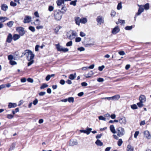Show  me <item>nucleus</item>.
<instances>
[{
	"instance_id": "f257e3e1",
	"label": "nucleus",
	"mask_w": 151,
	"mask_h": 151,
	"mask_svg": "<svg viewBox=\"0 0 151 151\" xmlns=\"http://www.w3.org/2000/svg\"><path fill=\"white\" fill-rule=\"evenodd\" d=\"M24 55L26 57L27 60L29 61L28 63V66L31 65L34 62L33 59L34 57V55L33 52L29 50H26L24 51L23 53Z\"/></svg>"
},
{
	"instance_id": "f03ea898",
	"label": "nucleus",
	"mask_w": 151,
	"mask_h": 151,
	"mask_svg": "<svg viewBox=\"0 0 151 151\" xmlns=\"http://www.w3.org/2000/svg\"><path fill=\"white\" fill-rule=\"evenodd\" d=\"M116 133L118 136L121 137L125 134L124 129L121 127H119L116 129Z\"/></svg>"
},
{
	"instance_id": "7ed1b4c3",
	"label": "nucleus",
	"mask_w": 151,
	"mask_h": 151,
	"mask_svg": "<svg viewBox=\"0 0 151 151\" xmlns=\"http://www.w3.org/2000/svg\"><path fill=\"white\" fill-rule=\"evenodd\" d=\"M55 46L57 50L59 51L65 52L68 51L69 50L68 48H63L60 46L59 44H56Z\"/></svg>"
},
{
	"instance_id": "20e7f679",
	"label": "nucleus",
	"mask_w": 151,
	"mask_h": 151,
	"mask_svg": "<svg viewBox=\"0 0 151 151\" xmlns=\"http://www.w3.org/2000/svg\"><path fill=\"white\" fill-rule=\"evenodd\" d=\"M62 16V14L60 11L55 12L54 13V17L56 20H59L61 19Z\"/></svg>"
},
{
	"instance_id": "39448f33",
	"label": "nucleus",
	"mask_w": 151,
	"mask_h": 151,
	"mask_svg": "<svg viewBox=\"0 0 151 151\" xmlns=\"http://www.w3.org/2000/svg\"><path fill=\"white\" fill-rule=\"evenodd\" d=\"M16 30L21 36H23L25 33V31L24 30V28L22 27H19L16 28Z\"/></svg>"
},
{
	"instance_id": "423d86ee",
	"label": "nucleus",
	"mask_w": 151,
	"mask_h": 151,
	"mask_svg": "<svg viewBox=\"0 0 151 151\" xmlns=\"http://www.w3.org/2000/svg\"><path fill=\"white\" fill-rule=\"evenodd\" d=\"M119 122L122 125H125L127 123V120L124 117L120 118L119 119Z\"/></svg>"
},
{
	"instance_id": "0eeeda50",
	"label": "nucleus",
	"mask_w": 151,
	"mask_h": 151,
	"mask_svg": "<svg viewBox=\"0 0 151 151\" xmlns=\"http://www.w3.org/2000/svg\"><path fill=\"white\" fill-rule=\"evenodd\" d=\"M98 23V24H101L102 23H103L104 22V19L101 16H99L96 19Z\"/></svg>"
},
{
	"instance_id": "6e6552de",
	"label": "nucleus",
	"mask_w": 151,
	"mask_h": 151,
	"mask_svg": "<svg viewBox=\"0 0 151 151\" xmlns=\"http://www.w3.org/2000/svg\"><path fill=\"white\" fill-rule=\"evenodd\" d=\"M120 31V29L118 26L116 27L113 28L111 31L112 34L115 35L118 33Z\"/></svg>"
},
{
	"instance_id": "1a4fd4ad",
	"label": "nucleus",
	"mask_w": 151,
	"mask_h": 151,
	"mask_svg": "<svg viewBox=\"0 0 151 151\" xmlns=\"http://www.w3.org/2000/svg\"><path fill=\"white\" fill-rule=\"evenodd\" d=\"M77 35V33L73 31H72V34L68 38L70 40H73L74 39Z\"/></svg>"
},
{
	"instance_id": "9d476101",
	"label": "nucleus",
	"mask_w": 151,
	"mask_h": 151,
	"mask_svg": "<svg viewBox=\"0 0 151 151\" xmlns=\"http://www.w3.org/2000/svg\"><path fill=\"white\" fill-rule=\"evenodd\" d=\"M31 17L26 16L24 19L23 22L24 23H29L31 21Z\"/></svg>"
},
{
	"instance_id": "9b49d317",
	"label": "nucleus",
	"mask_w": 151,
	"mask_h": 151,
	"mask_svg": "<svg viewBox=\"0 0 151 151\" xmlns=\"http://www.w3.org/2000/svg\"><path fill=\"white\" fill-rule=\"evenodd\" d=\"M144 11V9L143 8V6L141 7H140V8H139L138 12L136 13L135 17L134 18H135L137 16L140 15L141 13Z\"/></svg>"
},
{
	"instance_id": "f8f14e48",
	"label": "nucleus",
	"mask_w": 151,
	"mask_h": 151,
	"mask_svg": "<svg viewBox=\"0 0 151 151\" xmlns=\"http://www.w3.org/2000/svg\"><path fill=\"white\" fill-rule=\"evenodd\" d=\"M91 130L92 129L90 128H87L86 129V130H81L80 131L81 132L86 133L87 135H88L89 134Z\"/></svg>"
},
{
	"instance_id": "ddd939ff",
	"label": "nucleus",
	"mask_w": 151,
	"mask_h": 151,
	"mask_svg": "<svg viewBox=\"0 0 151 151\" xmlns=\"http://www.w3.org/2000/svg\"><path fill=\"white\" fill-rule=\"evenodd\" d=\"M78 144L77 141L76 139H71L70 140L69 145L71 146H73Z\"/></svg>"
},
{
	"instance_id": "4468645a",
	"label": "nucleus",
	"mask_w": 151,
	"mask_h": 151,
	"mask_svg": "<svg viewBox=\"0 0 151 151\" xmlns=\"http://www.w3.org/2000/svg\"><path fill=\"white\" fill-rule=\"evenodd\" d=\"M144 136L147 139H150L151 138L150 134L148 131H145L144 132Z\"/></svg>"
},
{
	"instance_id": "2eb2a0df",
	"label": "nucleus",
	"mask_w": 151,
	"mask_h": 151,
	"mask_svg": "<svg viewBox=\"0 0 151 151\" xmlns=\"http://www.w3.org/2000/svg\"><path fill=\"white\" fill-rule=\"evenodd\" d=\"M139 100L140 101L144 103L146 101L145 96L143 95H140L139 97Z\"/></svg>"
},
{
	"instance_id": "dca6fc26",
	"label": "nucleus",
	"mask_w": 151,
	"mask_h": 151,
	"mask_svg": "<svg viewBox=\"0 0 151 151\" xmlns=\"http://www.w3.org/2000/svg\"><path fill=\"white\" fill-rule=\"evenodd\" d=\"M12 39V35L11 33H9L7 38L6 41L8 43H10Z\"/></svg>"
},
{
	"instance_id": "f3484780",
	"label": "nucleus",
	"mask_w": 151,
	"mask_h": 151,
	"mask_svg": "<svg viewBox=\"0 0 151 151\" xmlns=\"http://www.w3.org/2000/svg\"><path fill=\"white\" fill-rule=\"evenodd\" d=\"M17 106V104L16 103H9L8 105V108L10 109L12 108H15Z\"/></svg>"
},
{
	"instance_id": "a211bd4d",
	"label": "nucleus",
	"mask_w": 151,
	"mask_h": 151,
	"mask_svg": "<svg viewBox=\"0 0 151 151\" xmlns=\"http://www.w3.org/2000/svg\"><path fill=\"white\" fill-rule=\"evenodd\" d=\"M1 10L4 11H6L8 9V6L5 4H1Z\"/></svg>"
},
{
	"instance_id": "6ab92c4d",
	"label": "nucleus",
	"mask_w": 151,
	"mask_h": 151,
	"mask_svg": "<svg viewBox=\"0 0 151 151\" xmlns=\"http://www.w3.org/2000/svg\"><path fill=\"white\" fill-rule=\"evenodd\" d=\"M8 19V18L6 17H0V23L4 22L6 21Z\"/></svg>"
},
{
	"instance_id": "aec40b11",
	"label": "nucleus",
	"mask_w": 151,
	"mask_h": 151,
	"mask_svg": "<svg viewBox=\"0 0 151 151\" xmlns=\"http://www.w3.org/2000/svg\"><path fill=\"white\" fill-rule=\"evenodd\" d=\"M20 36L19 35L14 34L13 36V39L14 41H16L20 38Z\"/></svg>"
},
{
	"instance_id": "412c9836",
	"label": "nucleus",
	"mask_w": 151,
	"mask_h": 151,
	"mask_svg": "<svg viewBox=\"0 0 151 151\" xmlns=\"http://www.w3.org/2000/svg\"><path fill=\"white\" fill-rule=\"evenodd\" d=\"M110 129L111 131L113 134L116 133V130L114 126L113 125H111L110 127Z\"/></svg>"
},
{
	"instance_id": "4be33fe9",
	"label": "nucleus",
	"mask_w": 151,
	"mask_h": 151,
	"mask_svg": "<svg viewBox=\"0 0 151 151\" xmlns=\"http://www.w3.org/2000/svg\"><path fill=\"white\" fill-rule=\"evenodd\" d=\"M111 100L116 101L118 100L120 98V96L119 95H116L111 97Z\"/></svg>"
},
{
	"instance_id": "5701e85b",
	"label": "nucleus",
	"mask_w": 151,
	"mask_h": 151,
	"mask_svg": "<svg viewBox=\"0 0 151 151\" xmlns=\"http://www.w3.org/2000/svg\"><path fill=\"white\" fill-rule=\"evenodd\" d=\"M76 77V73H75L74 74H70L69 76V78L70 79L73 80H74Z\"/></svg>"
},
{
	"instance_id": "b1692460",
	"label": "nucleus",
	"mask_w": 151,
	"mask_h": 151,
	"mask_svg": "<svg viewBox=\"0 0 151 151\" xmlns=\"http://www.w3.org/2000/svg\"><path fill=\"white\" fill-rule=\"evenodd\" d=\"M65 0H58L57 3L58 6H61L62 4H64Z\"/></svg>"
},
{
	"instance_id": "393cba45",
	"label": "nucleus",
	"mask_w": 151,
	"mask_h": 151,
	"mask_svg": "<svg viewBox=\"0 0 151 151\" xmlns=\"http://www.w3.org/2000/svg\"><path fill=\"white\" fill-rule=\"evenodd\" d=\"M75 21L76 24L78 25H80V23H81V19L79 17H77L75 19Z\"/></svg>"
},
{
	"instance_id": "a878e982",
	"label": "nucleus",
	"mask_w": 151,
	"mask_h": 151,
	"mask_svg": "<svg viewBox=\"0 0 151 151\" xmlns=\"http://www.w3.org/2000/svg\"><path fill=\"white\" fill-rule=\"evenodd\" d=\"M16 143H12L10 146V147L9 150V151H11L13 150L14 149Z\"/></svg>"
},
{
	"instance_id": "bb28decb",
	"label": "nucleus",
	"mask_w": 151,
	"mask_h": 151,
	"mask_svg": "<svg viewBox=\"0 0 151 151\" xmlns=\"http://www.w3.org/2000/svg\"><path fill=\"white\" fill-rule=\"evenodd\" d=\"M134 148L131 145H128L127 147V151H133Z\"/></svg>"
},
{
	"instance_id": "cd10ccee",
	"label": "nucleus",
	"mask_w": 151,
	"mask_h": 151,
	"mask_svg": "<svg viewBox=\"0 0 151 151\" xmlns=\"http://www.w3.org/2000/svg\"><path fill=\"white\" fill-rule=\"evenodd\" d=\"M87 22V19L86 18H83L81 19V23L85 24Z\"/></svg>"
},
{
	"instance_id": "c85d7f7f",
	"label": "nucleus",
	"mask_w": 151,
	"mask_h": 151,
	"mask_svg": "<svg viewBox=\"0 0 151 151\" xmlns=\"http://www.w3.org/2000/svg\"><path fill=\"white\" fill-rule=\"evenodd\" d=\"M95 143L97 145L99 146H102L103 145L102 142H101V141L99 139H97L96 140L95 142Z\"/></svg>"
},
{
	"instance_id": "c756f323",
	"label": "nucleus",
	"mask_w": 151,
	"mask_h": 151,
	"mask_svg": "<svg viewBox=\"0 0 151 151\" xmlns=\"http://www.w3.org/2000/svg\"><path fill=\"white\" fill-rule=\"evenodd\" d=\"M14 23V22L11 21L8 22L6 24L8 27H11L12 26Z\"/></svg>"
},
{
	"instance_id": "7c9ffc66",
	"label": "nucleus",
	"mask_w": 151,
	"mask_h": 151,
	"mask_svg": "<svg viewBox=\"0 0 151 151\" xmlns=\"http://www.w3.org/2000/svg\"><path fill=\"white\" fill-rule=\"evenodd\" d=\"M67 10V8L65 6H62L61 9V11H60L62 13H65Z\"/></svg>"
},
{
	"instance_id": "2f4dec72",
	"label": "nucleus",
	"mask_w": 151,
	"mask_h": 151,
	"mask_svg": "<svg viewBox=\"0 0 151 151\" xmlns=\"http://www.w3.org/2000/svg\"><path fill=\"white\" fill-rule=\"evenodd\" d=\"M143 8L146 10H147L149 8V4L148 3H147L144 5L143 6Z\"/></svg>"
},
{
	"instance_id": "473e14b6",
	"label": "nucleus",
	"mask_w": 151,
	"mask_h": 151,
	"mask_svg": "<svg viewBox=\"0 0 151 151\" xmlns=\"http://www.w3.org/2000/svg\"><path fill=\"white\" fill-rule=\"evenodd\" d=\"M123 141L121 139H119L117 142V144L119 146H120L122 144Z\"/></svg>"
},
{
	"instance_id": "72a5a7b5",
	"label": "nucleus",
	"mask_w": 151,
	"mask_h": 151,
	"mask_svg": "<svg viewBox=\"0 0 151 151\" xmlns=\"http://www.w3.org/2000/svg\"><path fill=\"white\" fill-rule=\"evenodd\" d=\"M48 85L45 83H43L42 86L40 87V88L41 89H43L45 88H47L48 87Z\"/></svg>"
},
{
	"instance_id": "f704fd0d",
	"label": "nucleus",
	"mask_w": 151,
	"mask_h": 151,
	"mask_svg": "<svg viewBox=\"0 0 151 151\" xmlns=\"http://www.w3.org/2000/svg\"><path fill=\"white\" fill-rule=\"evenodd\" d=\"M77 2V0L72 1L70 2V4L71 5H73L74 6H76V4Z\"/></svg>"
},
{
	"instance_id": "c9c22d12",
	"label": "nucleus",
	"mask_w": 151,
	"mask_h": 151,
	"mask_svg": "<svg viewBox=\"0 0 151 151\" xmlns=\"http://www.w3.org/2000/svg\"><path fill=\"white\" fill-rule=\"evenodd\" d=\"M68 101L69 102L73 103L74 101V99L73 97H69L68 99Z\"/></svg>"
},
{
	"instance_id": "e433bc0d",
	"label": "nucleus",
	"mask_w": 151,
	"mask_h": 151,
	"mask_svg": "<svg viewBox=\"0 0 151 151\" xmlns=\"http://www.w3.org/2000/svg\"><path fill=\"white\" fill-rule=\"evenodd\" d=\"M137 104L139 108L142 107L144 105L143 103L140 101L139 102L137 103Z\"/></svg>"
},
{
	"instance_id": "4c0bfd02",
	"label": "nucleus",
	"mask_w": 151,
	"mask_h": 151,
	"mask_svg": "<svg viewBox=\"0 0 151 151\" xmlns=\"http://www.w3.org/2000/svg\"><path fill=\"white\" fill-rule=\"evenodd\" d=\"M14 116L13 115L8 114L7 115L6 117L8 119H12L13 118Z\"/></svg>"
},
{
	"instance_id": "58836bf2",
	"label": "nucleus",
	"mask_w": 151,
	"mask_h": 151,
	"mask_svg": "<svg viewBox=\"0 0 151 151\" xmlns=\"http://www.w3.org/2000/svg\"><path fill=\"white\" fill-rule=\"evenodd\" d=\"M133 28V26H127L125 28V29L126 30H131Z\"/></svg>"
},
{
	"instance_id": "ea45409f",
	"label": "nucleus",
	"mask_w": 151,
	"mask_h": 151,
	"mask_svg": "<svg viewBox=\"0 0 151 151\" xmlns=\"http://www.w3.org/2000/svg\"><path fill=\"white\" fill-rule=\"evenodd\" d=\"M35 25H39L40 23V21L39 19H37L35 22H34Z\"/></svg>"
},
{
	"instance_id": "a19ab883",
	"label": "nucleus",
	"mask_w": 151,
	"mask_h": 151,
	"mask_svg": "<svg viewBox=\"0 0 151 151\" xmlns=\"http://www.w3.org/2000/svg\"><path fill=\"white\" fill-rule=\"evenodd\" d=\"M99 120H102L104 121H106V118H105L104 117L102 116H99Z\"/></svg>"
},
{
	"instance_id": "79ce46f5",
	"label": "nucleus",
	"mask_w": 151,
	"mask_h": 151,
	"mask_svg": "<svg viewBox=\"0 0 151 151\" xmlns=\"http://www.w3.org/2000/svg\"><path fill=\"white\" fill-rule=\"evenodd\" d=\"M19 111V109L18 108H17L15 109V111L13 110L12 112L13 115L14 114L16 113L17 112Z\"/></svg>"
},
{
	"instance_id": "37998d69",
	"label": "nucleus",
	"mask_w": 151,
	"mask_h": 151,
	"mask_svg": "<svg viewBox=\"0 0 151 151\" xmlns=\"http://www.w3.org/2000/svg\"><path fill=\"white\" fill-rule=\"evenodd\" d=\"M131 108L133 109H137V106L136 104H133L131 106Z\"/></svg>"
},
{
	"instance_id": "c03bdc74",
	"label": "nucleus",
	"mask_w": 151,
	"mask_h": 151,
	"mask_svg": "<svg viewBox=\"0 0 151 151\" xmlns=\"http://www.w3.org/2000/svg\"><path fill=\"white\" fill-rule=\"evenodd\" d=\"M72 45V41H70L68 42L66 44V45L67 47L71 46Z\"/></svg>"
},
{
	"instance_id": "a18cd8bd",
	"label": "nucleus",
	"mask_w": 151,
	"mask_h": 151,
	"mask_svg": "<svg viewBox=\"0 0 151 151\" xmlns=\"http://www.w3.org/2000/svg\"><path fill=\"white\" fill-rule=\"evenodd\" d=\"M10 5L11 6L14 7L16 6L17 4L16 3L13 1H11L10 3Z\"/></svg>"
},
{
	"instance_id": "49530a36",
	"label": "nucleus",
	"mask_w": 151,
	"mask_h": 151,
	"mask_svg": "<svg viewBox=\"0 0 151 151\" xmlns=\"http://www.w3.org/2000/svg\"><path fill=\"white\" fill-rule=\"evenodd\" d=\"M29 29L32 32H34L35 31V29L34 27L32 26H30L29 27Z\"/></svg>"
},
{
	"instance_id": "de8ad7c7",
	"label": "nucleus",
	"mask_w": 151,
	"mask_h": 151,
	"mask_svg": "<svg viewBox=\"0 0 151 151\" xmlns=\"http://www.w3.org/2000/svg\"><path fill=\"white\" fill-rule=\"evenodd\" d=\"M122 8V4L121 3H119L117 6V9L118 10Z\"/></svg>"
},
{
	"instance_id": "09e8293b",
	"label": "nucleus",
	"mask_w": 151,
	"mask_h": 151,
	"mask_svg": "<svg viewBox=\"0 0 151 151\" xmlns=\"http://www.w3.org/2000/svg\"><path fill=\"white\" fill-rule=\"evenodd\" d=\"M10 64L12 65H14L17 64V63L13 60H11L9 62Z\"/></svg>"
},
{
	"instance_id": "8fccbe9b",
	"label": "nucleus",
	"mask_w": 151,
	"mask_h": 151,
	"mask_svg": "<svg viewBox=\"0 0 151 151\" xmlns=\"http://www.w3.org/2000/svg\"><path fill=\"white\" fill-rule=\"evenodd\" d=\"M8 59L10 61H11L13 59V57L12 55H9L8 56Z\"/></svg>"
},
{
	"instance_id": "3c124183",
	"label": "nucleus",
	"mask_w": 151,
	"mask_h": 151,
	"mask_svg": "<svg viewBox=\"0 0 151 151\" xmlns=\"http://www.w3.org/2000/svg\"><path fill=\"white\" fill-rule=\"evenodd\" d=\"M118 22L121 25H122L123 24L125 23V21L124 20L119 19L118 20Z\"/></svg>"
},
{
	"instance_id": "603ef678",
	"label": "nucleus",
	"mask_w": 151,
	"mask_h": 151,
	"mask_svg": "<svg viewBox=\"0 0 151 151\" xmlns=\"http://www.w3.org/2000/svg\"><path fill=\"white\" fill-rule=\"evenodd\" d=\"M104 66L103 65L101 66H99L98 67V69L99 71H101L103 70V69L104 68Z\"/></svg>"
},
{
	"instance_id": "864d4df0",
	"label": "nucleus",
	"mask_w": 151,
	"mask_h": 151,
	"mask_svg": "<svg viewBox=\"0 0 151 151\" xmlns=\"http://www.w3.org/2000/svg\"><path fill=\"white\" fill-rule=\"evenodd\" d=\"M116 14V12L114 10H112L111 11V15L113 17H114Z\"/></svg>"
},
{
	"instance_id": "5fc2aeb1",
	"label": "nucleus",
	"mask_w": 151,
	"mask_h": 151,
	"mask_svg": "<svg viewBox=\"0 0 151 151\" xmlns=\"http://www.w3.org/2000/svg\"><path fill=\"white\" fill-rule=\"evenodd\" d=\"M38 103V100L37 99H36L33 101L32 104L34 105H36Z\"/></svg>"
},
{
	"instance_id": "6e6d98bb",
	"label": "nucleus",
	"mask_w": 151,
	"mask_h": 151,
	"mask_svg": "<svg viewBox=\"0 0 151 151\" xmlns=\"http://www.w3.org/2000/svg\"><path fill=\"white\" fill-rule=\"evenodd\" d=\"M45 94H46L45 92L42 91V92H41L40 93H39V95L40 96H43L44 95H45Z\"/></svg>"
},
{
	"instance_id": "4d7b16f0",
	"label": "nucleus",
	"mask_w": 151,
	"mask_h": 151,
	"mask_svg": "<svg viewBox=\"0 0 151 151\" xmlns=\"http://www.w3.org/2000/svg\"><path fill=\"white\" fill-rule=\"evenodd\" d=\"M54 7L52 6H50L48 7V10L50 12L52 11L54 9Z\"/></svg>"
},
{
	"instance_id": "13d9d810",
	"label": "nucleus",
	"mask_w": 151,
	"mask_h": 151,
	"mask_svg": "<svg viewBox=\"0 0 151 151\" xmlns=\"http://www.w3.org/2000/svg\"><path fill=\"white\" fill-rule=\"evenodd\" d=\"M81 40V38L80 37H78L76 38L75 41L76 42H79Z\"/></svg>"
},
{
	"instance_id": "bf43d9fd",
	"label": "nucleus",
	"mask_w": 151,
	"mask_h": 151,
	"mask_svg": "<svg viewBox=\"0 0 151 151\" xmlns=\"http://www.w3.org/2000/svg\"><path fill=\"white\" fill-rule=\"evenodd\" d=\"M78 50L80 51H83L85 50V48L83 47H81L78 48Z\"/></svg>"
},
{
	"instance_id": "052dcab7",
	"label": "nucleus",
	"mask_w": 151,
	"mask_h": 151,
	"mask_svg": "<svg viewBox=\"0 0 151 151\" xmlns=\"http://www.w3.org/2000/svg\"><path fill=\"white\" fill-rule=\"evenodd\" d=\"M139 133V132L138 131H136L135 132V133L134 134V137L135 138H137V137Z\"/></svg>"
},
{
	"instance_id": "680f3d73",
	"label": "nucleus",
	"mask_w": 151,
	"mask_h": 151,
	"mask_svg": "<svg viewBox=\"0 0 151 151\" xmlns=\"http://www.w3.org/2000/svg\"><path fill=\"white\" fill-rule=\"evenodd\" d=\"M80 35L82 37H84L86 36V35L85 33L83 32H80Z\"/></svg>"
},
{
	"instance_id": "e2e57ef3",
	"label": "nucleus",
	"mask_w": 151,
	"mask_h": 151,
	"mask_svg": "<svg viewBox=\"0 0 151 151\" xmlns=\"http://www.w3.org/2000/svg\"><path fill=\"white\" fill-rule=\"evenodd\" d=\"M119 53L121 55H123L125 54V52L124 51H119Z\"/></svg>"
},
{
	"instance_id": "0e129e2a",
	"label": "nucleus",
	"mask_w": 151,
	"mask_h": 151,
	"mask_svg": "<svg viewBox=\"0 0 151 151\" xmlns=\"http://www.w3.org/2000/svg\"><path fill=\"white\" fill-rule=\"evenodd\" d=\"M27 81L30 83H32L33 82V79L30 78H29L27 79Z\"/></svg>"
},
{
	"instance_id": "69168bd1",
	"label": "nucleus",
	"mask_w": 151,
	"mask_h": 151,
	"mask_svg": "<svg viewBox=\"0 0 151 151\" xmlns=\"http://www.w3.org/2000/svg\"><path fill=\"white\" fill-rule=\"evenodd\" d=\"M81 85L82 86H86L88 84L86 82H82L81 83Z\"/></svg>"
},
{
	"instance_id": "338daca9",
	"label": "nucleus",
	"mask_w": 151,
	"mask_h": 151,
	"mask_svg": "<svg viewBox=\"0 0 151 151\" xmlns=\"http://www.w3.org/2000/svg\"><path fill=\"white\" fill-rule=\"evenodd\" d=\"M104 80L103 78H99L97 79V81L99 82H101L103 81Z\"/></svg>"
},
{
	"instance_id": "774afa93",
	"label": "nucleus",
	"mask_w": 151,
	"mask_h": 151,
	"mask_svg": "<svg viewBox=\"0 0 151 151\" xmlns=\"http://www.w3.org/2000/svg\"><path fill=\"white\" fill-rule=\"evenodd\" d=\"M34 15L37 17H40L39 14L37 12H35Z\"/></svg>"
}]
</instances>
